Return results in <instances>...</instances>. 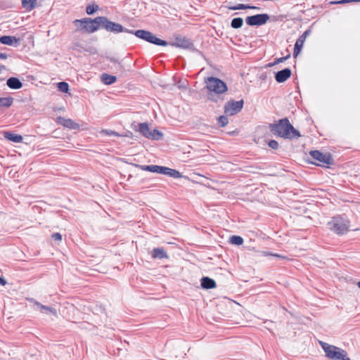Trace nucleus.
Segmentation results:
<instances>
[{"mask_svg": "<svg viewBox=\"0 0 360 360\" xmlns=\"http://www.w3.org/2000/svg\"><path fill=\"white\" fill-rule=\"evenodd\" d=\"M72 23L75 26V32H82L91 34L103 29L108 32L119 34L122 32L129 33L132 30L123 27L120 23L111 21L106 16H97L94 18H83L75 19Z\"/></svg>", "mask_w": 360, "mask_h": 360, "instance_id": "nucleus-1", "label": "nucleus"}, {"mask_svg": "<svg viewBox=\"0 0 360 360\" xmlns=\"http://www.w3.org/2000/svg\"><path fill=\"white\" fill-rule=\"evenodd\" d=\"M269 129L273 135L284 139H297L302 136L300 131L293 127L288 117L279 119L269 124Z\"/></svg>", "mask_w": 360, "mask_h": 360, "instance_id": "nucleus-2", "label": "nucleus"}, {"mask_svg": "<svg viewBox=\"0 0 360 360\" xmlns=\"http://www.w3.org/2000/svg\"><path fill=\"white\" fill-rule=\"evenodd\" d=\"M328 229L338 236H343L349 231L350 221L342 215H335L327 223Z\"/></svg>", "mask_w": 360, "mask_h": 360, "instance_id": "nucleus-3", "label": "nucleus"}, {"mask_svg": "<svg viewBox=\"0 0 360 360\" xmlns=\"http://www.w3.org/2000/svg\"><path fill=\"white\" fill-rule=\"evenodd\" d=\"M319 344L328 359L330 360H351L345 349L322 341H319Z\"/></svg>", "mask_w": 360, "mask_h": 360, "instance_id": "nucleus-4", "label": "nucleus"}, {"mask_svg": "<svg viewBox=\"0 0 360 360\" xmlns=\"http://www.w3.org/2000/svg\"><path fill=\"white\" fill-rule=\"evenodd\" d=\"M129 34H134L137 38L155 46H167L169 44L167 41L158 37L156 34L146 30H132L131 32H129Z\"/></svg>", "mask_w": 360, "mask_h": 360, "instance_id": "nucleus-5", "label": "nucleus"}, {"mask_svg": "<svg viewBox=\"0 0 360 360\" xmlns=\"http://www.w3.org/2000/svg\"><path fill=\"white\" fill-rule=\"evenodd\" d=\"M205 82L206 83L205 89H206L208 92L224 94L229 91L227 84L219 77L210 76L207 77Z\"/></svg>", "mask_w": 360, "mask_h": 360, "instance_id": "nucleus-6", "label": "nucleus"}, {"mask_svg": "<svg viewBox=\"0 0 360 360\" xmlns=\"http://www.w3.org/2000/svg\"><path fill=\"white\" fill-rule=\"evenodd\" d=\"M310 157L319 163L309 161V163L317 166H322L329 168L334 165V160L330 153H323L319 150H311L309 153Z\"/></svg>", "mask_w": 360, "mask_h": 360, "instance_id": "nucleus-7", "label": "nucleus"}, {"mask_svg": "<svg viewBox=\"0 0 360 360\" xmlns=\"http://www.w3.org/2000/svg\"><path fill=\"white\" fill-rule=\"evenodd\" d=\"M244 103L243 99L235 101L231 98L224 105V113L226 115L233 116L242 110Z\"/></svg>", "mask_w": 360, "mask_h": 360, "instance_id": "nucleus-8", "label": "nucleus"}, {"mask_svg": "<svg viewBox=\"0 0 360 360\" xmlns=\"http://www.w3.org/2000/svg\"><path fill=\"white\" fill-rule=\"evenodd\" d=\"M269 19L270 15L268 13H259L247 16L245 22L250 27H259L265 25Z\"/></svg>", "mask_w": 360, "mask_h": 360, "instance_id": "nucleus-9", "label": "nucleus"}, {"mask_svg": "<svg viewBox=\"0 0 360 360\" xmlns=\"http://www.w3.org/2000/svg\"><path fill=\"white\" fill-rule=\"evenodd\" d=\"M311 33V30L310 28L305 30L301 36L296 40V42L294 46L293 50V58H296L299 54L301 53L302 49L303 48L304 41L306 38L310 35Z\"/></svg>", "mask_w": 360, "mask_h": 360, "instance_id": "nucleus-10", "label": "nucleus"}, {"mask_svg": "<svg viewBox=\"0 0 360 360\" xmlns=\"http://www.w3.org/2000/svg\"><path fill=\"white\" fill-rule=\"evenodd\" d=\"M191 42L192 41L189 38L182 37L180 34H176L174 36V40L168 42V45L184 49H188L189 46H191Z\"/></svg>", "mask_w": 360, "mask_h": 360, "instance_id": "nucleus-11", "label": "nucleus"}, {"mask_svg": "<svg viewBox=\"0 0 360 360\" xmlns=\"http://www.w3.org/2000/svg\"><path fill=\"white\" fill-rule=\"evenodd\" d=\"M131 127L134 131H139L143 137L149 139L151 130L148 122H141L136 125V122H133L131 124Z\"/></svg>", "mask_w": 360, "mask_h": 360, "instance_id": "nucleus-12", "label": "nucleus"}, {"mask_svg": "<svg viewBox=\"0 0 360 360\" xmlns=\"http://www.w3.org/2000/svg\"><path fill=\"white\" fill-rule=\"evenodd\" d=\"M56 121L57 124L70 129H79L80 127L78 123H76L72 120L61 116L57 117Z\"/></svg>", "mask_w": 360, "mask_h": 360, "instance_id": "nucleus-13", "label": "nucleus"}, {"mask_svg": "<svg viewBox=\"0 0 360 360\" xmlns=\"http://www.w3.org/2000/svg\"><path fill=\"white\" fill-rule=\"evenodd\" d=\"M292 75V70L290 68H285L281 70L274 72V77L278 83H283Z\"/></svg>", "mask_w": 360, "mask_h": 360, "instance_id": "nucleus-14", "label": "nucleus"}, {"mask_svg": "<svg viewBox=\"0 0 360 360\" xmlns=\"http://www.w3.org/2000/svg\"><path fill=\"white\" fill-rule=\"evenodd\" d=\"M131 165L136 168H139V169L143 170V171H146V172H149L151 173H156V174H161V171H162V165H139V164H136V163H131Z\"/></svg>", "mask_w": 360, "mask_h": 360, "instance_id": "nucleus-15", "label": "nucleus"}, {"mask_svg": "<svg viewBox=\"0 0 360 360\" xmlns=\"http://www.w3.org/2000/svg\"><path fill=\"white\" fill-rule=\"evenodd\" d=\"M20 39L15 36L2 35L0 37V43L4 45L18 46L20 44Z\"/></svg>", "mask_w": 360, "mask_h": 360, "instance_id": "nucleus-16", "label": "nucleus"}, {"mask_svg": "<svg viewBox=\"0 0 360 360\" xmlns=\"http://www.w3.org/2000/svg\"><path fill=\"white\" fill-rule=\"evenodd\" d=\"M150 256L151 258L158 259L169 258V256L163 247L154 248L150 252Z\"/></svg>", "mask_w": 360, "mask_h": 360, "instance_id": "nucleus-17", "label": "nucleus"}, {"mask_svg": "<svg viewBox=\"0 0 360 360\" xmlns=\"http://www.w3.org/2000/svg\"><path fill=\"white\" fill-rule=\"evenodd\" d=\"M200 286L205 290H211L217 288L216 281L208 276H202L200 280Z\"/></svg>", "mask_w": 360, "mask_h": 360, "instance_id": "nucleus-18", "label": "nucleus"}, {"mask_svg": "<svg viewBox=\"0 0 360 360\" xmlns=\"http://www.w3.org/2000/svg\"><path fill=\"white\" fill-rule=\"evenodd\" d=\"M161 174L172 177L174 179L183 177V174L179 171L165 166H162Z\"/></svg>", "mask_w": 360, "mask_h": 360, "instance_id": "nucleus-19", "label": "nucleus"}, {"mask_svg": "<svg viewBox=\"0 0 360 360\" xmlns=\"http://www.w3.org/2000/svg\"><path fill=\"white\" fill-rule=\"evenodd\" d=\"M3 134L4 137L11 142L19 143H22L23 141V137L20 134H15L9 131H5Z\"/></svg>", "mask_w": 360, "mask_h": 360, "instance_id": "nucleus-20", "label": "nucleus"}, {"mask_svg": "<svg viewBox=\"0 0 360 360\" xmlns=\"http://www.w3.org/2000/svg\"><path fill=\"white\" fill-rule=\"evenodd\" d=\"M6 85L11 89L18 90L22 87L23 83L16 77H11L6 80Z\"/></svg>", "mask_w": 360, "mask_h": 360, "instance_id": "nucleus-21", "label": "nucleus"}, {"mask_svg": "<svg viewBox=\"0 0 360 360\" xmlns=\"http://www.w3.org/2000/svg\"><path fill=\"white\" fill-rule=\"evenodd\" d=\"M37 311H39L42 314H51L56 317L58 316L57 310L51 306H46V305H44L41 303H38V304H37Z\"/></svg>", "mask_w": 360, "mask_h": 360, "instance_id": "nucleus-22", "label": "nucleus"}, {"mask_svg": "<svg viewBox=\"0 0 360 360\" xmlns=\"http://www.w3.org/2000/svg\"><path fill=\"white\" fill-rule=\"evenodd\" d=\"M206 98L208 101L216 103L219 106L220 105V103L224 100V94H218L208 91H207Z\"/></svg>", "mask_w": 360, "mask_h": 360, "instance_id": "nucleus-23", "label": "nucleus"}, {"mask_svg": "<svg viewBox=\"0 0 360 360\" xmlns=\"http://www.w3.org/2000/svg\"><path fill=\"white\" fill-rule=\"evenodd\" d=\"M101 81L105 85H111L117 81V77L108 73H103L101 75Z\"/></svg>", "mask_w": 360, "mask_h": 360, "instance_id": "nucleus-24", "label": "nucleus"}, {"mask_svg": "<svg viewBox=\"0 0 360 360\" xmlns=\"http://www.w3.org/2000/svg\"><path fill=\"white\" fill-rule=\"evenodd\" d=\"M13 98L11 96L0 97V108H8L13 103Z\"/></svg>", "mask_w": 360, "mask_h": 360, "instance_id": "nucleus-25", "label": "nucleus"}, {"mask_svg": "<svg viewBox=\"0 0 360 360\" xmlns=\"http://www.w3.org/2000/svg\"><path fill=\"white\" fill-rule=\"evenodd\" d=\"M164 138V134L157 128L151 130L150 135L148 139L153 141H160Z\"/></svg>", "mask_w": 360, "mask_h": 360, "instance_id": "nucleus-26", "label": "nucleus"}, {"mask_svg": "<svg viewBox=\"0 0 360 360\" xmlns=\"http://www.w3.org/2000/svg\"><path fill=\"white\" fill-rule=\"evenodd\" d=\"M229 243L233 245L240 246L243 244L244 240L240 236L232 235L229 238Z\"/></svg>", "mask_w": 360, "mask_h": 360, "instance_id": "nucleus-27", "label": "nucleus"}, {"mask_svg": "<svg viewBox=\"0 0 360 360\" xmlns=\"http://www.w3.org/2000/svg\"><path fill=\"white\" fill-rule=\"evenodd\" d=\"M21 1L22 7L28 11L33 10L37 5V0H21Z\"/></svg>", "mask_w": 360, "mask_h": 360, "instance_id": "nucleus-28", "label": "nucleus"}, {"mask_svg": "<svg viewBox=\"0 0 360 360\" xmlns=\"http://www.w3.org/2000/svg\"><path fill=\"white\" fill-rule=\"evenodd\" d=\"M225 7L231 11L248 10L249 8L248 4H238L236 5L232 6L231 5V2L226 5Z\"/></svg>", "mask_w": 360, "mask_h": 360, "instance_id": "nucleus-29", "label": "nucleus"}, {"mask_svg": "<svg viewBox=\"0 0 360 360\" xmlns=\"http://www.w3.org/2000/svg\"><path fill=\"white\" fill-rule=\"evenodd\" d=\"M57 89L59 91L65 94H70V86L66 82H59L56 84Z\"/></svg>", "mask_w": 360, "mask_h": 360, "instance_id": "nucleus-30", "label": "nucleus"}, {"mask_svg": "<svg viewBox=\"0 0 360 360\" xmlns=\"http://www.w3.org/2000/svg\"><path fill=\"white\" fill-rule=\"evenodd\" d=\"M243 19L240 17L234 18L231 21V27L233 29L241 28L243 25Z\"/></svg>", "mask_w": 360, "mask_h": 360, "instance_id": "nucleus-31", "label": "nucleus"}, {"mask_svg": "<svg viewBox=\"0 0 360 360\" xmlns=\"http://www.w3.org/2000/svg\"><path fill=\"white\" fill-rule=\"evenodd\" d=\"M228 116L229 115H226L224 114L223 115H220L219 117H218L217 118V124L219 127H226L228 124V123H229Z\"/></svg>", "mask_w": 360, "mask_h": 360, "instance_id": "nucleus-32", "label": "nucleus"}, {"mask_svg": "<svg viewBox=\"0 0 360 360\" xmlns=\"http://www.w3.org/2000/svg\"><path fill=\"white\" fill-rule=\"evenodd\" d=\"M99 9L98 5L95 3L88 4L86 7V13L89 15H94Z\"/></svg>", "mask_w": 360, "mask_h": 360, "instance_id": "nucleus-33", "label": "nucleus"}, {"mask_svg": "<svg viewBox=\"0 0 360 360\" xmlns=\"http://www.w3.org/2000/svg\"><path fill=\"white\" fill-rule=\"evenodd\" d=\"M262 256H264V257H274L276 258H278V259H285L286 257L285 256H283V255H281L280 254H278V253H273V252H268V251H263L262 252Z\"/></svg>", "mask_w": 360, "mask_h": 360, "instance_id": "nucleus-34", "label": "nucleus"}, {"mask_svg": "<svg viewBox=\"0 0 360 360\" xmlns=\"http://www.w3.org/2000/svg\"><path fill=\"white\" fill-rule=\"evenodd\" d=\"M267 145L269 148H272L273 150H278L279 148V144L278 141L274 139H270L267 142Z\"/></svg>", "mask_w": 360, "mask_h": 360, "instance_id": "nucleus-35", "label": "nucleus"}, {"mask_svg": "<svg viewBox=\"0 0 360 360\" xmlns=\"http://www.w3.org/2000/svg\"><path fill=\"white\" fill-rule=\"evenodd\" d=\"M290 56H291L290 53H288L285 56L281 57V58H276L274 60V64L278 65V63H283V62L286 61L288 59H289L290 58Z\"/></svg>", "mask_w": 360, "mask_h": 360, "instance_id": "nucleus-36", "label": "nucleus"}, {"mask_svg": "<svg viewBox=\"0 0 360 360\" xmlns=\"http://www.w3.org/2000/svg\"><path fill=\"white\" fill-rule=\"evenodd\" d=\"M102 133L108 136H115L120 137V134L111 129H103Z\"/></svg>", "mask_w": 360, "mask_h": 360, "instance_id": "nucleus-37", "label": "nucleus"}, {"mask_svg": "<svg viewBox=\"0 0 360 360\" xmlns=\"http://www.w3.org/2000/svg\"><path fill=\"white\" fill-rule=\"evenodd\" d=\"M115 70L117 72L120 74V75H122L125 73L126 70L124 68V66L121 64V63H118L115 66Z\"/></svg>", "mask_w": 360, "mask_h": 360, "instance_id": "nucleus-38", "label": "nucleus"}, {"mask_svg": "<svg viewBox=\"0 0 360 360\" xmlns=\"http://www.w3.org/2000/svg\"><path fill=\"white\" fill-rule=\"evenodd\" d=\"M51 238L54 241L60 242L62 240V235L60 233H58V232L53 233L51 235Z\"/></svg>", "mask_w": 360, "mask_h": 360, "instance_id": "nucleus-39", "label": "nucleus"}, {"mask_svg": "<svg viewBox=\"0 0 360 360\" xmlns=\"http://www.w3.org/2000/svg\"><path fill=\"white\" fill-rule=\"evenodd\" d=\"M120 137H127L130 139H134V136L131 131H126L124 134H120Z\"/></svg>", "mask_w": 360, "mask_h": 360, "instance_id": "nucleus-40", "label": "nucleus"}, {"mask_svg": "<svg viewBox=\"0 0 360 360\" xmlns=\"http://www.w3.org/2000/svg\"><path fill=\"white\" fill-rule=\"evenodd\" d=\"M27 300L30 302V303H32L33 304V309L34 310H37V304L38 303H40L39 302L37 301L35 299L32 298V297H28L27 298Z\"/></svg>", "mask_w": 360, "mask_h": 360, "instance_id": "nucleus-41", "label": "nucleus"}, {"mask_svg": "<svg viewBox=\"0 0 360 360\" xmlns=\"http://www.w3.org/2000/svg\"><path fill=\"white\" fill-rule=\"evenodd\" d=\"M187 50H189L191 52H193V53H197L199 51V50L195 47L194 44L193 43V41L191 42V46H189V48Z\"/></svg>", "mask_w": 360, "mask_h": 360, "instance_id": "nucleus-42", "label": "nucleus"}, {"mask_svg": "<svg viewBox=\"0 0 360 360\" xmlns=\"http://www.w3.org/2000/svg\"><path fill=\"white\" fill-rule=\"evenodd\" d=\"M106 59H107V60H108V61H110L111 63H115L116 65L118 63H120V61L117 59H116L115 58H114V57L108 56V57H106Z\"/></svg>", "mask_w": 360, "mask_h": 360, "instance_id": "nucleus-43", "label": "nucleus"}, {"mask_svg": "<svg viewBox=\"0 0 360 360\" xmlns=\"http://www.w3.org/2000/svg\"><path fill=\"white\" fill-rule=\"evenodd\" d=\"M349 1L348 0H340V1H333L331 2V4H349Z\"/></svg>", "mask_w": 360, "mask_h": 360, "instance_id": "nucleus-44", "label": "nucleus"}, {"mask_svg": "<svg viewBox=\"0 0 360 360\" xmlns=\"http://www.w3.org/2000/svg\"><path fill=\"white\" fill-rule=\"evenodd\" d=\"M7 283L6 280L4 276H0V285L4 286Z\"/></svg>", "mask_w": 360, "mask_h": 360, "instance_id": "nucleus-45", "label": "nucleus"}, {"mask_svg": "<svg viewBox=\"0 0 360 360\" xmlns=\"http://www.w3.org/2000/svg\"><path fill=\"white\" fill-rule=\"evenodd\" d=\"M248 6H249V8L250 10H260V7H258L257 6H253V5H250V4H248Z\"/></svg>", "mask_w": 360, "mask_h": 360, "instance_id": "nucleus-46", "label": "nucleus"}, {"mask_svg": "<svg viewBox=\"0 0 360 360\" xmlns=\"http://www.w3.org/2000/svg\"><path fill=\"white\" fill-rule=\"evenodd\" d=\"M177 60H181L182 61V68H184L185 65H186V62H185V60L183 57L181 56H179L176 59Z\"/></svg>", "mask_w": 360, "mask_h": 360, "instance_id": "nucleus-47", "label": "nucleus"}, {"mask_svg": "<svg viewBox=\"0 0 360 360\" xmlns=\"http://www.w3.org/2000/svg\"><path fill=\"white\" fill-rule=\"evenodd\" d=\"M8 58V54L6 53L0 52V59H6Z\"/></svg>", "mask_w": 360, "mask_h": 360, "instance_id": "nucleus-48", "label": "nucleus"}, {"mask_svg": "<svg viewBox=\"0 0 360 360\" xmlns=\"http://www.w3.org/2000/svg\"><path fill=\"white\" fill-rule=\"evenodd\" d=\"M266 77H267V76H266V73H262V74L261 75V76H260V77H259V78H260L261 79H262V80H264V79H266Z\"/></svg>", "mask_w": 360, "mask_h": 360, "instance_id": "nucleus-49", "label": "nucleus"}, {"mask_svg": "<svg viewBox=\"0 0 360 360\" xmlns=\"http://www.w3.org/2000/svg\"><path fill=\"white\" fill-rule=\"evenodd\" d=\"M276 65V64H274V61H273V62H271V63H269L266 64V68H271V67H273V66H274V65Z\"/></svg>", "mask_w": 360, "mask_h": 360, "instance_id": "nucleus-50", "label": "nucleus"}, {"mask_svg": "<svg viewBox=\"0 0 360 360\" xmlns=\"http://www.w3.org/2000/svg\"><path fill=\"white\" fill-rule=\"evenodd\" d=\"M3 70H6V66L4 65L0 64V73Z\"/></svg>", "mask_w": 360, "mask_h": 360, "instance_id": "nucleus-51", "label": "nucleus"}, {"mask_svg": "<svg viewBox=\"0 0 360 360\" xmlns=\"http://www.w3.org/2000/svg\"><path fill=\"white\" fill-rule=\"evenodd\" d=\"M197 54H198L199 56H202V57L205 58L204 53H203L201 51H200V50H199V51L197 53Z\"/></svg>", "mask_w": 360, "mask_h": 360, "instance_id": "nucleus-52", "label": "nucleus"}, {"mask_svg": "<svg viewBox=\"0 0 360 360\" xmlns=\"http://www.w3.org/2000/svg\"><path fill=\"white\" fill-rule=\"evenodd\" d=\"M238 134V133H237L236 131H231V132H229V135H232V136H233V135H235V134Z\"/></svg>", "mask_w": 360, "mask_h": 360, "instance_id": "nucleus-53", "label": "nucleus"}, {"mask_svg": "<svg viewBox=\"0 0 360 360\" xmlns=\"http://www.w3.org/2000/svg\"><path fill=\"white\" fill-rule=\"evenodd\" d=\"M349 3L352 2H359V0H348Z\"/></svg>", "mask_w": 360, "mask_h": 360, "instance_id": "nucleus-54", "label": "nucleus"}, {"mask_svg": "<svg viewBox=\"0 0 360 360\" xmlns=\"http://www.w3.org/2000/svg\"><path fill=\"white\" fill-rule=\"evenodd\" d=\"M356 285L360 289V281L356 283Z\"/></svg>", "mask_w": 360, "mask_h": 360, "instance_id": "nucleus-55", "label": "nucleus"}, {"mask_svg": "<svg viewBox=\"0 0 360 360\" xmlns=\"http://www.w3.org/2000/svg\"><path fill=\"white\" fill-rule=\"evenodd\" d=\"M359 2H360V0H359Z\"/></svg>", "mask_w": 360, "mask_h": 360, "instance_id": "nucleus-56", "label": "nucleus"}]
</instances>
